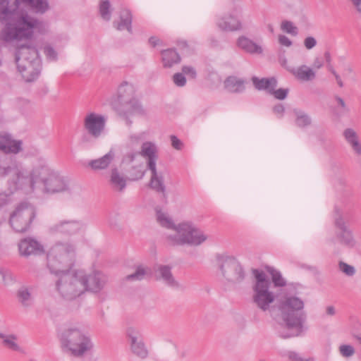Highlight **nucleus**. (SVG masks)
<instances>
[{
    "instance_id": "f257e3e1",
    "label": "nucleus",
    "mask_w": 361,
    "mask_h": 361,
    "mask_svg": "<svg viewBox=\"0 0 361 361\" xmlns=\"http://www.w3.org/2000/svg\"><path fill=\"white\" fill-rule=\"evenodd\" d=\"M23 4L36 15H44L50 10L49 0H0V22L5 25L1 38L6 42L31 39L35 30H41L43 21L20 11Z\"/></svg>"
},
{
    "instance_id": "f03ea898",
    "label": "nucleus",
    "mask_w": 361,
    "mask_h": 361,
    "mask_svg": "<svg viewBox=\"0 0 361 361\" xmlns=\"http://www.w3.org/2000/svg\"><path fill=\"white\" fill-rule=\"evenodd\" d=\"M305 304L302 300L296 296H285L277 300L273 312L277 310L286 328L290 332L281 331L282 338L298 336L302 331L303 323L306 319V314L303 311Z\"/></svg>"
},
{
    "instance_id": "7ed1b4c3",
    "label": "nucleus",
    "mask_w": 361,
    "mask_h": 361,
    "mask_svg": "<svg viewBox=\"0 0 361 361\" xmlns=\"http://www.w3.org/2000/svg\"><path fill=\"white\" fill-rule=\"evenodd\" d=\"M157 221L162 227L175 231L173 234L168 235L166 238L170 245L198 246L207 239V235L191 223L183 222L176 226L168 214L159 209H157Z\"/></svg>"
},
{
    "instance_id": "20e7f679",
    "label": "nucleus",
    "mask_w": 361,
    "mask_h": 361,
    "mask_svg": "<svg viewBox=\"0 0 361 361\" xmlns=\"http://www.w3.org/2000/svg\"><path fill=\"white\" fill-rule=\"evenodd\" d=\"M27 180L19 171L18 160L13 156L0 157V196L9 197L18 190H25Z\"/></svg>"
},
{
    "instance_id": "39448f33",
    "label": "nucleus",
    "mask_w": 361,
    "mask_h": 361,
    "mask_svg": "<svg viewBox=\"0 0 361 361\" xmlns=\"http://www.w3.org/2000/svg\"><path fill=\"white\" fill-rule=\"evenodd\" d=\"M59 338L61 348L76 357L84 355L93 347L90 338L75 325L63 328Z\"/></svg>"
},
{
    "instance_id": "423d86ee",
    "label": "nucleus",
    "mask_w": 361,
    "mask_h": 361,
    "mask_svg": "<svg viewBox=\"0 0 361 361\" xmlns=\"http://www.w3.org/2000/svg\"><path fill=\"white\" fill-rule=\"evenodd\" d=\"M75 247L70 243H57L47 253V267L56 275L68 271L75 262Z\"/></svg>"
},
{
    "instance_id": "0eeeda50",
    "label": "nucleus",
    "mask_w": 361,
    "mask_h": 361,
    "mask_svg": "<svg viewBox=\"0 0 361 361\" xmlns=\"http://www.w3.org/2000/svg\"><path fill=\"white\" fill-rule=\"evenodd\" d=\"M135 90L132 84L123 82L118 89V102L116 111L119 116L126 120L128 125L132 121L129 119L135 114L144 115L145 110L135 97Z\"/></svg>"
},
{
    "instance_id": "6e6552de",
    "label": "nucleus",
    "mask_w": 361,
    "mask_h": 361,
    "mask_svg": "<svg viewBox=\"0 0 361 361\" xmlns=\"http://www.w3.org/2000/svg\"><path fill=\"white\" fill-rule=\"evenodd\" d=\"M252 273L255 279L252 287L253 302L264 312L271 310V305L276 300V295L270 290L271 283L263 271L253 269Z\"/></svg>"
},
{
    "instance_id": "1a4fd4ad",
    "label": "nucleus",
    "mask_w": 361,
    "mask_h": 361,
    "mask_svg": "<svg viewBox=\"0 0 361 361\" xmlns=\"http://www.w3.org/2000/svg\"><path fill=\"white\" fill-rule=\"evenodd\" d=\"M56 282V288L59 294L66 300H73L85 292L82 271H68L60 274Z\"/></svg>"
},
{
    "instance_id": "9d476101",
    "label": "nucleus",
    "mask_w": 361,
    "mask_h": 361,
    "mask_svg": "<svg viewBox=\"0 0 361 361\" xmlns=\"http://www.w3.org/2000/svg\"><path fill=\"white\" fill-rule=\"evenodd\" d=\"M36 216L33 205L27 201L18 203L10 213L9 224L13 231L18 233L27 231Z\"/></svg>"
},
{
    "instance_id": "9b49d317",
    "label": "nucleus",
    "mask_w": 361,
    "mask_h": 361,
    "mask_svg": "<svg viewBox=\"0 0 361 361\" xmlns=\"http://www.w3.org/2000/svg\"><path fill=\"white\" fill-rule=\"evenodd\" d=\"M18 166L19 171L23 173L27 180V184L25 185V191H32L35 184L37 183H39L43 185L54 171L48 166L45 160L42 158L39 159L38 164L33 166L30 173L23 167L22 164L18 161Z\"/></svg>"
},
{
    "instance_id": "f8f14e48",
    "label": "nucleus",
    "mask_w": 361,
    "mask_h": 361,
    "mask_svg": "<svg viewBox=\"0 0 361 361\" xmlns=\"http://www.w3.org/2000/svg\"><path fill=\"white\" fill-rule=\"evenodd\" d=\"M219 269L223 277L228 282L238 283L245 278V271L234 257H226L218 259Z\"/></svg>"
},
{
    "instance_id": "ddd939ff",
    "label": "nucleus",
    "mask_w": 361,
    "mask_h": 361,
    "mask_svg": "<svg viewBox=\"0 0 361 361\" xmlns=\"http://www.w3.org/2000/svg\"><path fill=\"white\" fill-rule=\"evenodd\" d=\"M106 118L95 112L87 113L83 118V128L92 138L99 139L106 129Z\"/></svg>"
},
{
    "instance_id": "4468645a",
    "label": "nucleus",
    "mask_w": 361,
    "mask_h": 361,
    "mask_svg": "<svg viewBox=\"0 0 361 361\" xmlns=\"http://www.w3.org/2000/svg\"><path fill=\"white\" fill-rule=\"evenodd\" d=\"M17 68H26L37 65L38 63V51L35 46L22 44L17 46L15 56Z\"/></svg>"
},
{
    "instance_id": "2eb2a0df",
    "label": "nucleus",
    "mask_w": 361,
    "mask_h": 361,
    "mask_svg": "<svg viewBox=\"0 0 361 361\" xmlns=\"http://www.w3.org/2000/svg\"><path fill=\"white\" fill-rule=\"evenodd\" d=\"M126 334L132 353L140 359H145L148 356V350L143 342L140 331L130 326L128 328Z\"/></svg>"
},
{
    "instance_id": "dca6fc26",
    "label": "nucleus",
    "mask_w": 361,
    "mask_h": 361,
    "mask_svg": "<svg viewBox=\"0 0 361 361\" xmlns=\"http://www.w3.org/2000/svg\"><path fill=\"white\" fill-rule=\"evenodd\" d=\"M334 224L337 228L336 237L338 242L343 245L353 247L355 240L352 231L346 226L345 221L340 213L335 217Z\"/></svg>"
},
{
    "instance_id": "f3484780",
    "label": "nucleus",
    "mask_w": 361,
    "mask_h": 361,
    "mask_svg": "<svg viewBox=\"0 0 361 361\" xmlns=\"http://www.w3.org/2000/svg\"><path fill=\"white\" fill-rule=\"evenodd\" d=\"M84 277V286L85 291H91L94 293L99 292L106 285L107 277L99 271H94L89 274H85L82 271Z\"/></svg>"
},
{
    "instance_id": "a211bd4d",
    "label": "nucleus",
    "mask_w": 361,
    "mask_h": 361,
    "mask_svg": "<svg viewBox=\"0 0 361 361\" xmlns=\"http://www.w3.org/2000/svg\"><path fill=\"white\" fill-rule=\"evenodd\" d=\"M139 154L147 159V168L156 166V162L158 159L157 147L154 143L145 142L141 146V150L139 153H131L127 155L126 159L133 162L135 157Z\"/></svg>"
},
{
    "instance_id": "6ab92c4d",
    "label": "nucleus",
    "mask_w": 361,
    "mask_h": 361,
    "mask_svg": "<svg viewBox=\"0 0 361 361\" xmlns=\"http://www.w3.org/2000/svg\"><path fill=\"white\" fill-rule=\"evenodd\" d=\"M18 248L20 255L25 257L38 256L44 253V246L32 238L21 239L18 244Z\"/></svg>"
},
{
    "instance_id": "aec40b11",
    "label": "nucleus",
    "mask_w": 361,
    "mask_h": 361,
    "mask_svg": "<svg viewBox=\"0 0 361 361\" xmlns=\"http://www.w3.org/2000/svg\"><path fill=\"white\" fill-rule=\"evenodd\" d=\"M68 190L67 181L55 171L42 185V190L45 193L62 192Z\"/></svg>"
},
{
    "instance_id": "412c9836",
    "label": "nucleus",
    "mask_w": 361,
    "mask_h": 361,
    "mask_svg": "<svg viewBox=\"0 0 361 361\" xmlns=\"http://www.w3.org/2000/svg\"><path fill=\"white\" fill-rule=\"evenodd\" d=\"M23 141L7 133L0 134V151L6 154H18L23 151Z\"/></svg>"
},
{
    "instance_id": "4be33fe9",
    "label": "nucleus",
    "mask_w": 361,
    "mask_h": 361,
    "mask_svg": "<svg viewBox=\"0 0 361 361\" xmlns=\"http://www.w3.org/2000/svg\"><path fill=\"white\" fill-rule=\"evenodd\" d=\"M154 271L157 280L162 281L170 287L177 288L179 286L178 281L173 276L171 267L168 265L157 264L154 268Z\"/></svg>"
},
{
    "instance_id": "5701e85b",
    "label": "nucleus",
    "mask_w": 361,
    "mask_h": 361,
    "mask_svg": "<svg viewBox=\"0 0 361 361\" xmlns=\"http://www.w3.org/2000/svg\"><path fill=\"white\" fill-rule=\"evenodd\" d=\"M81 227L82 223L80 221H63L54 225L51 229L56 233L73 235L77 233Z\"/></svg>"
},
{
    "instance_id": "b1692460",
    "label": "nucleus",
    "mask_w": 361,
    "mask_h": 361,
    "mask_svg": "<svg viewBox=\"0 0 361 361\" xmlns=\"http://www.w3.org/2000/svg\"><path fill=\"white\" fill-rule=\"evenodd\" d=\"M217 26L221 30L226 32H233L242 28L240 20L232 14H226L220 18Z\"/></svg>"
},
{
    "instance_id": "393cba45",
    "label": "nucleus",
    "mask_w": 361,
    "mask_h": 361,
    "mask_svg": "<svg viewBox=\"0 0 361 361\" xmlns=\"http://www.w3.org/2000/svg\"><path fill=\"white\" fill-rule=\"evenodd\" d=\"M237 47L247 54L259 55L263 53V48L250 38L240 36L236 41Z\"/></svg>"
},
{
    "instance_id": "a878e982",
    "label": "nucleus",
    "mask_w": 361,
    "mask_h": 361,
    "mask_svg": "<svg viewBox=\"0 0 361 361\" xmlns=\"http://www.w3.org/2000/svg\"><path fill=\"white\" fill-rule=\"evenodd\" d=\"M151 171L149 187L157 192L161 193L164 199H166V186L161 173H158L156 166L148 168Z\"/></svg>"
},
{
    "instance_id": "bb28decb",
    "label": "nucleus",
    "mask_w": 361,
    "mask_h": 361,
    "mask_svg": "<svg viewBox=\"0 0 361 361\" xmlns=\"http://www.w3.org/2000/svg\"><path fill=\"white\" fill-rule=\"evenodd\" d=\"M251 81L254 87L258 91H266L268 94L273 90V87H276L278 80L276 77L259 78L252 76Z\"/></svg>"
},
{
    "instance_id": "cd10ccee",
    "label": "nucleus",
    "mask_w": 361,
    "mask_h": 361,
    "mask_svg": "<svg viewBox=\"0 0 361 361\" xmlns=\"http://www.w3.org/2000/svg\"><path fill=\"white\" fill-rule=\"evenodd\" d=\"M337 60L338 63L332 62L331 55L329 51H326L323 56H317L314 63V68H332L334 66H344L345 57L339 56Z\"/></svg>"
},
{
    "instance_id": "c85d7f7f",
    "label": "nucleus",
    "mask_w": 361,
    "mask_h": 361,
    "mask_svg": "<svg viewBox=\"0 0 361 361\" xmlns=\"http://www.w3.org/2000/svg\"><path fill=\"white\" fill-rule=\"evenodd\" d=\"M127 179L115 168L111 171L109 184L114 190L122 192L126 186Z\"/></svg>"
},
{
    "instance_id": "c756f323",
    "label": "nucleus",
    "mask_w": 361,
    "mask_h": 361,
    "mask_svg": "<svg viewBox=\"0 0 361 361\" xmlns=\"http://www.w3.org/2000/svg\"><path fill=\"white\" fill-rule=\"evenodd\" d=\"M114 152L112 150H110L102 157L90 161L88 165L93 170H103L109 166L114 159Z\"/></svg>"
},
{
    "instance_id": "7c9ffc66",
    "label": "nucleus",
    "mask_w": 361,
    "mask_h": 361,
    "mask_svg": "<svg viewBox=\"0 0 361 361\" xmlns=\"http://www.w3.org/2000/svg\"><path fill=\"white\" fill-rule=\"evenodd\" d=\"M245 81L235 76H229L224 81L226 89L231 92L239 93L245 90Z\"/></svg>"
},
{
    "instance_id": "2f4dec72",
    "label": "nucleus",
    "mask_w": 361,
    "mask_h": 361,
    "mask_svg": "<svg viewBox=\"0 0 361 361\" xmlns=\"http://www.w3.org/2000/svg\"><path fill=\"white\" fill-rule=\"evenodd\" d=\"M115 27L118 30L126 29L129 32H132V15L130 11L124 9L120 13V22L114 23Z\"/></svg>"
},
{
    "instance_id": "473e14b6",
    "label": "nucleus",
    "mask_w": 361,
    "mask_h": 361,
    "mask_svg": "<svg viewBox=\"0 0 361 361\" xmlns=\"http://www.w3.org/2000/svg\"><path fill=\"white\" fill-rule=\"evenodd\" d=\"M161 59L165 67H171L180 61V57L173 49H168L161 51Z\"/></svg>"
},
{
    "instance_id": "72a5a7b5",
    "label": "nucleus",
    "mask_w": 361,
    "mask_h": 361,
    "mask_svg": "<svg viewBox=\"0 0 361 361\" xmlns=\"http://www.w3.org/2000/svg\"><path fill=\"white\" fill-rule=\"evenodd\" d=\"M145 173L143 163L131 165L127 171V178L129 180L135 181L141 179Z\"/></svg>"
},
{
    "instance_id": "f704fd0d",
    "label": "nucleus",
    "mask_w": 361,
    "mask_h": 361,
    "mask_svg": "<svg viewBox=\"0 0 361 361\" xmlns=\"http://www.w3.org/2000/svg\"><path fill=\"white\" fill-rule=\"evenodd\" d=\"M292 74L300 81H309L313 80L315 73L312 69H291Z\"/></svg>"
},
{
    "instance_id": "c9c22d12",
    "label": "nucleus",
    "mask_w": 361,
    "mask_h": 361,
    "mask_svg": "<svg viewBox=\"0 0 361 361\" xmlns=\"http://www.w3.org/2000/svg\"><path fill=\"white\" fill-rule=\"evenodd\" d=\"M150 272L149 269L142 265L136 267L134 273L126 276L128 281H141Z\"/></svg>"
},
{
    "instance_id": "e433bc0d",
    "label": "nucleus",
    "mask_w": 361,
    "mask_h": 361,
    "mask_svg": "<svg viewBox=\"0 0 361 361\" xmlns=\"http://www.w3.org/2000/svg\"><path fill=\"white\" fill-rule=\"evenodd\" d=\"M18 71L22 79L26 82H33L39 75L37 69H18Z\"/></svg>"
},
{
    "instance_id": "4c0bfd02",
    "label": "nucleus",
    "mask_w": 361,
    "mask_h": 361,
    "mask_svg": "<svg viewBox=\"0 0 361 361\" xmlns=\"http://www.w3.org/2000/svg\"><path fill=\"white\" fill-rule=\"evenodd\" d=\"M17 297L19 302L25 307L31 305L32 298L30 292L26 288L22 287L17 292Z\"/></svg>"
},
{
    "instance_id": "58836bf2",
    "label": "nucleus",
    "mask_w": 361,
    "mask_h": 361,
    "mask_svg": "<svg viewBox=\"0 0 361 361\" xmlns=\"http://www.w3.org/2000/svg\"><path fill=\"white\" fill-rule=\"evenodd\" d=\"M267 270L271 276V280L274 284V286L282 287L286 286V281L282 277L281 273L279 271L274 269L272 267H267Z\"/></svg>"
},
{
    "instance_id": "ea45409f",
    "label": "nucleus",
    "mask_w": 361,
    "mask_h": 361,
    "mask_svg": "<svg viewBox=\"0 0 361 361\" xmlns=\"http://www.w3.org/2000/svg\"><path fill=\"white\" fill-rule=\"evenodd\" d=\"M282 356L287 357L290 361H317L314 357H303L300 353L292 350L285 352Z\"/></svg>"
},
{
    "instance_id": "a19ab883",
    "label": "nucleus",
    "mask_w": 361,
    "mask_h": 361,
    "mask_svg": "<svg viewBox=\"0 0 361 361\" xmlns=\"http://www.w3.org/2000/svg\"><path fill=\"white\" fill-rule=\"evenodd\" d=\"M296 114V125L299 127L303 128L310 125L311 118L310 117L305 113L302 111H295Z\"/></svg>"
},
{
    "instance_id": "79ce46f5",
    "label": "nucleus",
    "mask_w": 361,
    "mask_h": 361,
    "mask_svg": "<svg viewBox=\"0 0 361 361\" xmlns=\"http://www.w3.org/2000/svg\"><path fill=\"white\" fill-rule=\"evenodd\" d=\"M110 6L109 0L102 1L99 4V13L102 18L106 21L111 19Z\"/></svg>"
},
{
    "instance_id": "37998d69",
    "label": "nucleus",
    "mask_w": 361,
    "mask_h": 361,
    "mask_svg": "<svg viewBox=\"0 0 361 361\" xmlns=\"http://www.w3.org/2000/svg\"><path fill=\"white\" fill-rule=\"evenodd\" d=\"M338 266L339 271L348 276H353L355 274V268L343 261H339Z\"/></svg>"
},
{
    "instance_id": "c03bdc74",
    "label": "nucleus",
    "mask_w": 361,
    "mask_h": 361,
    "mask_svg": "<svg viewBox=\"0 0 361 361\" xmlns=\"http://www.w3.org/2000/svg\"><path fill=\"white\" fill-rule=\"evenodd\" d=\"M281 28L283 31L293 36H296L298 35V27L295 26L291 21L283 20L281 23Z\"/></svg>"
},
{
    "instance_id": "a18cd8bd",
    "label": "nucleus",
    "mask_w": 361,
    "mask_h": 361,
    "mask_svg": "<svg viewBox=\"0 0 361 361\" xmlns=\"http://www.w3.org/2000/svg\"><path fill=\"white\" fill-rule=\"evenodd\" d=\"M343 135L348 144L359 139L356 131L351 128H345L343 132Z\"/></svg>"
},
{
    "instance_id": "49530a36",
    "label": "nucleus",
    "mask_w": 361,
    "mask_h": 361,
    "mask_svg": "<svg viewBox=\"0 0 361 361\" xmlns=\"http://www.w3.org/2000/svg\"><path fill=\"white\" fill-rule=\"evenodd\" d=\"M288 93V88H279L276 90V87H273V90L270 92L269 94L272 95L276 99L284 100L286 99Z\"/></svg>"
},
{
    "instance_id": "de8ad7c7",
    "label": "nucleus",
    "mask_w": 361,
    "mask_h": 361,
    "mask_svg": "<svg viewBox=\"0 0 361 361\" xmlns=\"http://www.w3.org/2000/svg\"><path fill=\"white\" fill-rule=\"evenodd\" d=\"M4 338V344L8 346L10 348H11L13 350L18 351L20 350V348L18 345L15 342L16 340V336L14 335H9L8 336H6Z\"/></svg>"
},
{
    "instance_id": "09e8293b",
    "label": "nucleus",
    "mask_w": 361,
    "mask_h": 361,
    "mask_svg": "<svg viewBox=\"0 0 361 361\" xmlns=\"http://www.w3.org/2000/svg\"><path fill=\"white\" fill-rule=\"evenodd\" d=\"M173 82L176 86L183 87L186 83V77L183 71L175 73L173 75Z\"/></svg>"
},
{
    "instance_id": "8fccbe9b",
    "label": "nucleus",
    "mask_w": 361,
    "mask_h": 361,
    "mask_svg": "<svg viewBox=\"0 0 361 361\" xmlns=\"http://www.w3.org/2000/svg\"><path fill=\"white\" fill-rule=\"evenodd\" d=\"M339 352L342 356L345 357H350L355 354V349L350 345H341L339 347Z\"/></svg>"
},
{
    "instance_id": "3c124183",
    "label": "nucleus",
    "mask_w": 361,
    "mask_h": 361,
    "mask_svg": "<svg viewBox=\"0 0 361 361\" xmlns=\"http://www.w3.org/2000/svg\"><path fill=\"white\" fill-rule=\"evenodd\" d=\"M44 54L46 56L51 60H56L57 54L53 47L51 46H46L44 47Z\"/></svg>"
},
{
    "instance_id": "603ef678",
    "label": "nucleus",
    "mask_w": 361,
    "mask_h": 361,
    "mask_svg": "<svg viewBox=\"0 0 361 361\" xmlns=\"http://www.w3.org/2000/svg\"><path fill=\"white\" fill-rule=\"evenodd\" d=\"M272 111L277 117L282 118L285 112V107L281 104H277L273 106Z\"/></svg>"
},
{
    "instance_id": "864d4df0",
    "label": "nucleus",
    "mask_w": 361,
    "mask_h": 361,
    "mask_svg": "<svg viewBox=\"0 0 361 361\" xmlns=\"http://www.w3.org/2000/svg\"><path fill=\"white\" fill-rule=\"evenodd\" d=\"M170 140L174 149L180 150L183 148V142L176 135H171Z\"/></svg>"
},
{
    "instance_id": "5fc2aeb1",
    "label": "nucleus",
    "mask_w": 361,
    "mask_h": 361,
    "mask_svg": "<svg viewBox=\"0 0 361 361\" xmlns=\"http://www.w3.org/2000/svg\"><path fill=\"white\" fill-rule=\"evenodd\" d=\"M348 145L351 147V149L357 155H361V142L359 139L352 142Z\"/></svg>"
},
{
    "instance_id": "6e6d98bb",
    "label": "nucleus",
    "mask_w": 361,
    "mask_h": 361,
    "mask_svg": "<svg viewBox=\"0 0 361 361\" xmlns=\"http://www.w3.org/2000/svg\"><path fill=\"white\" fill-rule=\"evenodd\" d=\"M304 44L307 49H311L317 44V41L313 37H307L304 41Z\"/></svg>"
},
{
    "instance_id": "4d7b16f0",
    "label": "nucleus",
    "mask_w": 361,
    "mask_h": 361,
    "mask_svg": "<svg viewBox=\"0 0 361 361\" xmlns=\"http://www.w3.org/2000/svg\"><path fill=\"white\" fill-rule=\"evenodd\" d=\"M279 42L281 45L290 47L292 44L290 39L285 35H281L279 37Z\"/></svg>"
},
{
    "instance_id": "13d9d810",
    "label": "nucleus",
    "mask_w": 361,
    "mask_h": 361,
    "mask_svg": "<svg viewBox=\"0 0 361 361\" xmlns=\"http://www.w3.org/2000/svg\"><path fill=\"white\" fill-rule=\"evenodd\" d=\"M335 99L338 102V104H339L341 108L342 109L343 112H348L349 111V109L348 108L345 102L341 97H340L339 96H335Z\"/></svg>"
},
{
    "instance_id": "bf43d9fd",
    "label": "nucleus",
    "mask_w": 361,
    "mask_h": 361,
    "mask_svg": "<svg viewBox=\"0 0 361 361\" xmlns=\"http://www.w3.org/2000/svg\"><path fill=\"white\" fill-rule=\"evenodd\" d=\"M332 73L335 76L336 80L337 83L339 85V87H342L343 86V82L341 80V74L337 73L334 69L332 70ZM342 75L345 77L347 75L345 73H342Z\"/></svg>"
},
{
    "instance_id": "052dcab7",
    "label": "nucleus",
    "mask_w": 361,
    "mask_h": 361,
    "mask_svg": "<svg viewBox=\"0 0 361 361\" xmlns=\"http://www.w3.org/2000/svg\"><path fill=\"white\" fill-rule=\"evenodd\" d=\"M183 73L185 75V77L188 76L191 78H195L197 75L196 71L195 69H182Z\"/></svg>"
},
{
    "instance_id": "680f3d73",
    "label": "nucleus",
    "mask_w": 361,
    "mask_h": 361,
    "mask_svg": "<svg viewBox=\"0 0 361 361\" xmlns=\"http://www.w3.org/2000/svg\"><path fill=\"white\" fill-rule=\"evenodd\" d=\"M178 46L181 49H189V45L188 44V42L185 40H179L178 42Z\"/></svg>"
},
{
    "instance_id": "e2e57ef3",
    "label": "nucleus",
    "mask_w": 361,
    "mask_h": 361,
    "mask_svg": "<svg viewBox=\"0 0 361 361\" xmlns=\"http://www.w3.org/2000/svg\"><path fill=\"white\" fill-rule=\"evenodd\" d=\"M160 42L159 39L157 38L156 37H151L149 39V43L153 47H156L159 43Z\"/></svg>"
},
{
    "instance_id": "0e129e2a",
    "label": "nucleus",
    "mask_w": 361,
    "mask_h": 361,
    "mask_svg": "<svg viewBox=\"0 0 361 361\" xmlns=\"http://www.w3.org/2000/svg\"><path fill=\"white\" fill-rule=\"evenodd\" d=\"M326 314L329 316H333L336 314V310L334 306H328L326 308Z\"/></svg>"
},
{
    "instance_id": "69168bd1",
    "label": "nucleus",
    "mask_w": 361,
    "mask_h": 361,
    "mask_svg": "<svg viewBox=\"0 0 361 361\" xmlns=\"http://www.w3.org/2000/svg\"><path fill=\"white\" fill-rule=\"evenodd\" d=\"M279 63L281 66H285L286 65L287 61L284 57H280Z\"/></svg>"
},
{
    "instance_id": "338daca9",
    "label": "nucleus",
    "mask_w": 361,
    "mask_h": 361,
    "mask_svg": "<svg viewBox=\"0 0 361 361\" xmlns=\"http://www.w3.org/2000/svg\"><path fill=\"white\" fill-rule=\"evenodd\" d=\"M7 204L6 200H0V207L6 205Z\"/></svg>"
},
{
    "instance_id": "774afa93",
    "label": "nucleus",
    "mask_w": 361,
    "mask_h": 361,
    "mask_svg": "<svg viewBox=\"0 0 361 361\" xmlns=\"http://www.w3.org/2000/svg\"><path fill=\"white\" fill-rule=\"evenodd\" d=\"M354 4L357 6H359L361 4V0H352Z\"/></svg>"
}]
</instances>
